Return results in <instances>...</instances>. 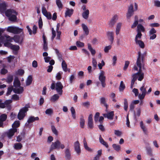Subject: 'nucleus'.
<instances>
[{"mask_svg":"<svg viewBox=\"0 0 160 160\" xmlns=\"http://www.w3.org/2000/svg\"><path fill=\"white\" fill-rule=\"evenodd\" d=\"M7 5L5 2L0 4V11L2 12H4L7 8Z\"/></svg>","mask_w":160,"mask_h":160,"instance_id":"nucleus-30","label":"nucleus"},{"mask_svg":"<svg viewBox=\"0 0 160 160\" xmlns=\"http://www.w3.org/2000/svg\"><path fill=\"white\" fill-rule=\"evenodd\" d=\"M106 79L105 72L103 70H100L98 74V79L103 88H104L106 86Z\"/></svg>","mask_w":160,"mask_h":160,"instance_id":"nucleus-7","label":"nucleus"},{"mask_svg":"<svg viewBox=\"0 0 160 160\" xmlns=\"http://www.w3.org/2000/svg\"><path fill=\"white\" fill-rule=\"evenodd\" d=\"M42 38L43 41V48L44 51H47L48 49L47 43L46 42L45 36L44 35H43Z\"/></svg>","mask_w":160,"mask_h":160,"instance_id":"nucleus-36","label":"nucleus"},{"mask_svg":"<svg viewBox=\"0 0 160 160\" xmlns=\"http://www.w3.org/2000/svg\"><path fill=\"white\" fill-rule=\"evenodd\" d=\"M125 88V86L122 81L120 82V85L119 87V90L120 92H123Z\"/></svg>","mask_w":160,"mask_h":160,"instance_id":"nucleus-42","label":"nucleus"},{"mask_svg":"<svg viewBox=\"0 0 160 160\" xmlns=\"http://www.w3.org/2000/svg\"><path fill=\"white\" fill-rule=\"evenodd\" d=\"M142 37H135V41L136 45L141 48L143 49L145 46L144 42L140 39Z\"/></svg>","mask_w":160,"mask_h":160,"instance_id":"nucleus-9","label":"nucleus"},{"mask_svg":"<svg viewBox=\"0 0 160 160\" xmlns=\"http://www.w3.org/2000/svg\"><path fill=\"white\" fill-rule=\"evenodd\" d=\"M134 18V21L131 26V28L133 29L135 28L138 24V16H135Z\"/></svg>","mask_w":160,"mask_h":160,"instance_id":"nucleus-28","label":"nucleus"},{"mask_svg":"<svg viewBox=\"0 0 160 160\" xmlns=\"http://www.w3.org/2000/svg\"><path fill=\"white\" fill-rule=\"evenodd\" d=\"M7 116L5 114H3L0 116V120L3 122L7 119Z\"/></svg>","mask_w":160,"mask_h":160,"instance_id":"nucleus-54","label":"nucleus"},{"mask_svg":"<svg viewBox=\"0 0 160 160\" xmlns=\"http://www.w3.org/2000/svg\"><path fill=\"white\" fill-rule=\"evenodd\" d=\"M112 146L114 150L117 152H119L121 150V146L118 144H112Z\"/></svg>","mask_w":160,"mask_h":160,"instance_id":"nucleus-31","label":"nucleus"},{"mask_svg":"<svg viewBox=\"0 0 160 160\" xmlns=\"http://www.w3.org/2000/svg\"><path fill=\"white\" fill-rule=\"evenodd\" d=\"M42 12L43 14L48 19H50V13H48L46 8L43 7L42 8Z\"/></svg>","mask_w":160,"mask_h":160,"instance_id":"nucleus-29","label":"nucleus"},{"mask_svg":"<svg viewBox=\"0 0 160 160\" xmlns=\"http://www.w3.org/2000/svg\"><path fill=\"white\" fill-rule=\"evenodd\" d=\"M13 39L16 42L20 44L22 43L23 39L22 37L18 35L15 36L13 37Z\"/></svg>","mask_w":160,"mask_h":160,"instance_id":"nucleus-21","label":"nucleus"},{"mask_svg":"<svg viewBox=\"0 0 160 160\" xmlns=\"http://www.w3.org/2000/svg\"><path fill=\"white\" fill-rule=\"evenodd\" d=\"M60 27V25L59 24H58L57 25V28L56 30L57 32V36L56 37V39H57L59 40L60 38V35L61 34V31H59V28Z\"/></svg>","mask_w":160,"mask_h":160,"instance_id":"nucleus-37","label":"nucleus"},{"mask_svg":"<svg viewBox=\"0 0 160 160\" xmlns=\"http://www.w3.org/2000/svg\"><path fill=\"white\" fill-rule=\"evenodd\" d=\"M74 145L75 150L77 155H79L81 152L80 144L78 141H77L75 142Z\"/></svg>","mask_w":160,"mask_h":160,"instance_id":"nucleus-16","label":"nucleus"},{"mask_svg":"<svg viewBox=\"0 0 160 160\" xmlns=\"http://www.w3.org/2000/svg\"><path fill=\"white\" fill-rule=\"evenodd\" d=\"M100 102L106 107V111L107 112L108 111V105L106 103V99L102 97L100 99Z\"/></svg>","mask_w":160,"mask_h":160,"instance_id":"nucleus-20","label":"nucleus"},{"mask_svg":"<svg viewBox=\"0 0 160 160\" xmlns=\"http://www.w3.org/2000/svg\"><path fill=\"white\" fill-rule=\"evenodd\" d=\"M140 90L142 92V94L140 93L139 95L138 98L140 99H144L147 94L146 88L145 87V84H143L142 86L140 88Z\"/></svg>","mask_w":160,"mask_h":160,"instance_id":"nucleus-10","label":"nucleus"},{"mask_svg":"<svg viewBox=\"0 0 160 160\" xmlns=\"http://www.w3.org/2000/svg\"><path fill=\"white\" fill-rule=\"evenodd\" d=\"M149 26L151 28L154 27H158L160 26V24L158 22H153L150 23Z\"/></svg>","mask_w":160,"mask_h":160,"instance_id":"nucleus-50","label":"nucleus"},{"mask_svg":"<svg viewBox=\"0 0 160 160\" xmlns=\"http://www.w3.org/2000/svg\"><path fill=\"white\" fill-rule=\"evenodd\" d=\"M71 151L69 148H66L64 151L65 157L67 159H70L71 158Z\"/></svg>","mask_w":160,"mask_h":160,"instance_id":"nucleus-27","label":"nucleus"},{"mask_svg":"<svg viewBox=\"0 0 160 160\" xmlns=\"http://www.w3.org/2000/svg\"><path fill=\"white\" fill-rule=\"evenodd\" d=\"M7 31L14 34H18L21 32H23V29L17 27L9 26L7 28Z\"/></svg>","mask_w":160,"mask_h":160,"instance_id":"nucleus-6","label":"nucleus"},{"mask_svg":"<svg viewBox=\"0 0 160 160\" xmlns=\"http://www.w3.org/2000/svg\"><path fill=\"white\" fill-rule=\"evenodd\" d=\"M108 111L107 112H108L107 113L103 114V116L105 118H106L108 119L112 120L113 119V116H114V112L113 111H111L110 112H108Z\"/></svg>","mask_w":160,"mask_h":160,"instance_id":"nucleus-18","label":"nucleus"},{"mask_svg":"<svg viewBox=\"0 0 160 160\" xmlns=\"http://www.w3.org/2000/svg\"><path fill=\"white\" fill-rule=\"evenodd\" d=\"M115 22L112 19L108 22V25L109 27H112L115 23Z\"/></svg>","mask_w":160,"mask_h":160,"instance_id":"nucleus-62","label":"nucleus"},{"mask_svg":"<svg viewBox=\"0 0 160 160\" xmlns=\"http://www.w3.org/2000/svg\"><path fill=\"white\" fill-rule=\"evenodd\" d=\"M88 49L90 52L92 56H94L96 53V51L91 46V45L90 43L88 44Z\"/></svg>","mask_w":160,"mask_h":160,"instance_id":"nucleus-26","label":"nucleus"},{"mask_svg":"<svg viewBox=\"0 0 160 160\" xmlns=\"http://www.w3.org/2000/svg\"><path fill=\"white\" fill-rule=\"evenodd\" d=\"M145 55V54H142L140 52H138L136 65H134L133 68L134 70L138 71V72L132 75V79L131 86L132 88L134 82L136 80L141 81L144 78V73L142 72V70L145 69L144 61Z\"/></svg>","mask_w":160,"mask_h":160,"instance_id":"nucleus-1","label":"nucleus"},{"mask_svg":"<svg viewBox=\"0 0 160 160\" xmlns=\"http://www.w3.org/2000/svg\"><path fill=\"white\" fill-rule=\"evenodd\" d=\"M157 32L156 30L154 28H151L148 32L149 39L150 40L155 39L157 37L156 33Z\"/></svg>","mask_w":160,"mask_h":160,"instance_id":"nucleus-11","label":"nucleus"},{"mask_svg":"<svg viewBox=\"0 0 160 160\" xmlns=\"http://www.w3.org/2000/svg\"><path fill=\"white\" fill-rule=\"evenodd\" d=\"M89 10L83 11L82 14L83 18L85 19H87L89 16Z\"/></svg>","mask_w":160,"mask_h":160,"instance_id":"nucleus-40","label":"nucleus"},{"mask_svg":"<svg viewBox=\"0 0 160 160\" xmlns=\"http://www.w3.org/2000/svg\"><path fill=\"white\" fill-rule=\"evenodd\" d=\"M83 145L84 148L86 150L90 152H92L93 149L88 146L85 140H84L83 141Z\"/></svg>","mask_w":160,"mask_h":160,"instance_id":"nucleus-34","label":"nucleus"},{"mask_svg":"<svg viewBox=\"0 0 160 160\" xmlns=\"http://www.w3.org/2000/svg\"><path fill=\"white\" fill-rule=\"evenodd\" d=\"M13 80V76L11 75H9L8 76L7 80L6 82L8 83H10L12 82Z\"/></svg>","mask_w":160,"mask_h":160,"instance_id":"nucleus-57","label":"nucleus"},{"mask_svg":"<svg viewBox=\"0 0 160 160\" xmlns=\"http://www.w3.org/2000/svg\"><path fill=\"white\" fill-rule=\"evenodd\" d=\"M117 60V57L116 55L113 56L112 57V65L113 66L115 65Z\"/></svg>","mask_w":160,"mask_h":160,"instance_id":"nucleus-48","label":"nucleus"},{"mask_svg":"<svg viewBox=\"0 0 160 160\" xmlns=\"http://www.w3.org/2000/svg\"><path fill=\"white\" fill-rule=\"evenodd\" d=\"M59 98L58 95L57 94H55L52 97L51 100L52 101L54 102L57 100Z\"/></svg>","mask_w":160,"mask_h":160,"instance_id":"nucleus-56","label":"nucleus"},{"mask_svg":"<svg viewBox=\"0 0 160 160\" xmlns=\"http://www.w3.org/2000/svg\"><path fill=\"white\" fill-rule=\"evenodd\" d=\"M85 124V121L83 117H81L80 120V127L83 128Z\"/></svg>","mask_w":160,"mask_h":160,"instance_id":"nucleus-46","label":"nucleus"},{"mask_svg":"<svg viewBox=\"0 0 160 160\" xmlns=\"http://www.w3.org/2000/svg\"><path fill=\"white\" fill-rule=\"evenodd\" d=\"M20 124V122L19 121H15L12 125V128H17L19 126Z\"/></svg>","mask_w":160,"mask_h":160,"instance_id":"nucleus-49","label":"nucleus"},{"mask_svg":"<svg viewBox=\"0 0 160 160\" xmlns=\"http://www.w3.org/2000/svg\"><path fill=\"white\" fill-rule=\"evenodd\" d=\"M92 63L93 67L96 68L97 67V62L95 58H92Z\"/></svg>","mask_w":160,"mask_h":160,"instance_id":"nucleus-61","label":"nucleus"},{"mask_svg":"<svg viewBox=\"0 0 160 160\" xmlns=\"http://www.w3.org/2000/svg\"><path fill=\"white\" fill-rule=\"evenodd\" d=\"M99 141L100 143L102 144L104 146L107 148H108V146L107 143L105 142L103 139L102 138L101 136H100L99 138Z\"/></svg>","mask_w":160,"mask_h":160,"instance_id":"nucleus-41","label":"nucleus"},{"mask_svg":"<svg viewBox=\"0 0 160 160\" xmlns=\"http://www.w3.org/2000/svg\"><path fill=\"white\" fill-rule=\"evenodd\" d=\"M134 11L133 5L132 4H131L128 7V12L127 13L126 16L127 18H129L133 15Z\"/></svg>","mask_w":160,"mask_h":160,"instance_id":"nucleus-14","label":"nucleus"},{"mask_svg":"<svg viewBox=\"0 0 160 160\" xmlns=\"http://www.w3.org/2000/svg\"><path fill=\"white\" fill-rule=\"evenodd\" d=\"M88 126L89 128H92L94 127V124L93 121V115L90 114L88 118Z\"/></svg>","mask_w":160,"mask_h":160,"instance_id":"nucleus-15","label":"nucleus"},{"mask_svg":"<svg viewBox=\"0 0 160 160\" xmlns=\"http://www.w3.org/2000/svg\"><path fill=\"white\" fill-rule=\"evenodd\" d=\"M17 131V128H11L6 132V135L8 137L11 138L14 135V133Z\"/></svg>","mask_w":160,"mask_h":160,"instance_id":"nucleus-13","label":"nucleus"},{"mask_svg":"<svg viewBox=\"0 0 160 160\" xmlns=\"http://www.w3.org/2000/svg\"><path fill=\"white\" fill-rule=\"evenodd\" d=\"M136 31L137 34L135 37H142V32H144L146 31V28L145 27L141 24H139L137 28Z\"/></svg>","mask_w":160,"mask_h":160,"instance_id":"nucleus-8","label":"nucleus"},{"mask_svg":"<svg viewBox=\"0 0 160 160\" xmlns=\"http://www.w3.org/2000/svg\"><path fill=\"white\" fill-rule=\"evenodd\" d=\"M110 97L112 99L113 101L116 102L117 101L115 99V94L113 93H112L110 94Z\"/></svg>","mask_w":160,"mask_h":160,"instance_id":"nucleus-64","label":"nucleus"},{"mask_svg":"<svg viewBox=\"0 0 160 160\" xmlns=\"http://www.w3.org/2000/svg\"><path fill=\"white\" fill-rule=\"evenodd\" d=\"M24 70L22 69L18 70L16 72V74L20 76H22L24 73Z\"/></svg>","mask_w":160,"mask_h":160,"instance_id":"nucleus-59","label":"nucleus"},{"mask_svg":"<svg viewBox=\"0 0 160 160\" xmlns=\"http://www.w3.org/2000/svg\"><path fill=\"white\" fill-rule=\"evenodd\" d=\"M39 119V118L38 117H35L34 116H31L29 118L28 122V123H32L35 121L38 120Z\"/></svg>","mask_w":160,"mask_h":160,"instance_id":"nucleus-35","label":"nucleus"},{"mask_svg":"<svg viewBox=\"0 0 160 160\" xmlns=\"http://www.w3.org/2000/svg\"><path fill=\"white\" fill-rule=\"evenodd\" d=\"M73 10L72 9L67 8L65 13V17H70L73 14Z\"/></svg>","mask_w":160,"mask_h":160,"instance_id":"nucleus-32","label":"nucleus"},{"mask_svg":"<svg viewBox=\"0 0 160 160\" xmlns=\"http://www.w3.org/2000/svg\"><path fill=\"white\" fill-rule=\"evenodd\" d=\"M100 113L99 112H96L94 117V120L95 123H98L99 122L101 123L103 122L104 118L102 116L99 117Z\"/></svg>","mask_w":160,"mask_h":160,"instance_id":"nucleus-12","label":"nucleus"},{"mask_svg":"<svg viewBox=\"0 0 160 160\" xmlns=\"http://www.w3.org/2000/svg\"><path fill=\"white\" fill-rule=\"evenodd\" d=\"M11 49L14 51H17L19 49L20 47L18 45L12 44V46H11Z\"/></svg>","mask_w":160,"mask_h":160,"instance_id":"nucleus-55","label":"nucleus"},{"mask_svg":"<svg viewBox=\"0 0 160 160\" xmlns=\"http://www.w3.org/2000/svg\"><path fill=\"white\" fill-rule=\"evenodd\" d=\"M12 102V100H6L4 103H2L4 105V107L3 108H4L6 107L9 106V104H10Z\"/></svg>","mask_w":160,"mask_h":160,"instance_id":"nucleus-53","label":"nucleus"},{"mask_svg":"<svg viewBox=\"0 0 160 160\" xmlns=\"http://www.w3.org/2000/svg\"><path fill=\"white\" fill-rule=\"evenodd\" d=\"M6 16L8 18L9 20L12 22H15L16 21L17 18L16 16L18 15V12L13 9H8L5 12Z\"/></svg>","mask_w":160,"mask_h":160,"instance_id":"nucleus-2","label":"nucleus"},{"mask_svg":"<svg viewBox=\"0 0 160 160\" xmlns=\"http://www.w3.org/2000/svg\"><path fill=\"white\" fill-rule=\"evenodd\" d=\"M51 88L52 89L55 88L57 92L59 95H62L63 86L60 82H57L55 83H52V84Z\"/></svg>","mask_w":160,"mask_h":160,"instance_id":"nucleus-3","label":"nucleus"},{"mask_svg":"<svg viewBox=\"0 0 160 160\" xmlns=\"http://www.w3.org/2000/svg\"><path fill=\"white\" fill-rule=\"evenodd\" d=\"M139 124L140 127L143 132L145 133H146L147 132V129L146 126L142 121L140 122Z\"/></svg>","mask_w":160,"mask_h":160,"instance_id":"nucleus-22","label":"nucleus"},{"mask_svg":"<svg viewBox=\"0 0 160 160\" xmlns=\"http://www.w3.org/2000/svg\"><path fill=\"white\" fill-rule=\"evenodd\" d=\"M56 4L60 10L62 8L63 5L60 0H56Z\"/></svg>","mask_w":160,"mask_h":160,"instance_id":"nucleus-44","label":"nucleus"},{"mask_svg":"<svg viewBox=\"0 0 160 160\" xmlns=\"http://www.w3.org/2000/svg\"><path fill=\"white\" fill-rule=\"evenodd\" d=\"M76 46L78 48H82L85 46L84 43L79 41H78L76 42Z\"/></svg>","mask_w":160,"mask_h":160,"instance_id":"nucleus-45","label":"nucleus"},{"mask_svg":"<svg viewBox=\"0 0 160 160\" xmlns=\"http://www.w3.org/2000/svg\"><path fill=\"white\" fill-rule=\"evenodd\" d=\"M71 113L73 119H76V112L74 108L72 107L70 109Z\"/></svg>","mask_w":160,"mask_h":160,"instance_id":"nucleus-38","label":"nucleus"},{"mask_svg":"<svg viewBox=\"0 0 160 160\" xmlns=\"http://www.w3.org/2000/svg\"><path fill=\"white\" fill-rule=\"evenodd\" d=\"M62 68L64 72H67V65L65 62V61L64 60H63L62 61Z\"/></svg>","mask_w":160,"mask_h":160,"instance_id":"nucleus-43","label":"nucleus"},{"mask_svg":"<svg viewBox=\"0 0 160 160\" xmlns=\"http://www.w3.org/2000/svg\"><path fill=\"white\" fill-rule=\"evenodd\" d=\"M20 81L18 78H15L13 82V86L14 88L18 87L20 86Z\"/></svg>","mask_w":160,"mask_h":160,"instance_id":"nucleus-33","label":"nucleus"},{"mask_svg":"<svg viewBox=\"0 0 160 160\" xmlns=\"http://www.w3.org/2000/svg\"><path fill=\"white\" fill-rule=\"evenodd\" d=\"M22 146L21 143H16L14 144V148L15 149L17 150H19L22 148Z\"/></svg>","mask_w":160,"mask_h":160,"instance_id":"nucleus-51","label":"nucleus"},{"mask_svg":"<svg viewBox=\"0 0 160 160\" xmlns=\"http://www.w3.org/2000/svg\"><path fill=\"white\" fill-rule=\"evenodd\" d=\"M65 146L64 144L62 143L59 140H57L56 141L52 142L51 145V150L55 149H64Z\"/></svg>","mask_w":160,"mask_h":160,"instance_id":"nucleus-5","label":"nucleus"},{"mask_svg":"<svg viewBox=\"0 0 160 160\" xmlns=\"http://www.w3.org/2000/svg\"><path fill=\"white\" fill-rule=\"evenodd\" d=\"M141 108L140 107L136 108L134 111V115L135 118L139 117L141 115Z\"/></svg>","mask_w":160,"mask_h":160,"instance_id":"nucleus-17","label":"nucleus"},{"mask_svg":"<svg viewBox=\"0 0 160 160\" xmlns=\"http://www.w3.org/2000/svg\"><path fill=\"white\" fill-rule=\"evenodd\" d=\"M122 25V23L121 22H118L117 24L115 30V33L117 35L119 34Z\"/></svg>","mask_w":160,"mask_h":160,"instance_id":"nucleus-23","label":"nucleus"},{"mask_svg":"<svg viewBox=\"0 0 160 160\" xmlns=\"http://www.w3.org/2000/svg\"><path fill=\"white\" fill-rule=\"evenodd\" d=\"M82 27L84 32L85 35L86 36L88 35L89 31L87 26L86 24L83 23L82 24Z\"/></svg>","mask_w":160,"mask_h":160,"instance_id":"nucleus-25","label":"nucleus"},{"mask_svg":"<svg viewBox=\"0 0 160 160\" xmlns=\"http://www.w3.org/2000/svg\"><path fill=\"white\" fill-rule=\"evenodd\" d=\"M107 36L108 40L112 43L114 40V32L112 31H108L107 32Z\"/></svg>","mask_w":160,"mask_h":160,"instance_id":"nucleus-19","label":"nucleus"},{"mask_svg":"<svg viewBox=\"0 0 160 160\" xmlns=\"http://www.w3.org/2000/svg\"><path fill=\"white\" fill-rule=\"evenodd\" d=\"M128 105L127 100L126 99H124V109L127 111L128 110Z\"/></svg>","mask_w":160,"mask_h":160,"instance_id":"nucleus-60","label":"nucleus"},{"mask_svg":"<svg viewBox=\"0 0 160 160\" xmlns=\"http://www.w3.org/2000/svg\"><path fill=\"white\" fill-rule=\"evenodd\" d=\"M30 108L28 104H26L24 107L21 109L18 115V118L19 120H21L23 119L26 115V113L28 110V108Z\"/></svg>","mask_w":160,"mask_h":160,"instance_id":"nucleus-4","label":"nucleus"},{"mask_svg":"<svg viewBox=\"0 0 160 160\" xmlns=\"http://www.w3.org/2000/svg\"><path fill=\"white\" fill-rule=\"evenodd\" d=\"M32 78L31 76H29L27 80L26 84L27 86H28L30 85L32 83Z\"/></svg>","mask_w":160,"mask_h":160,"instance_id":"nucleus-47","label":"nucleus"},{"mask_svg":"<svg viewBox=\"0 0 160 160\" xmlns=\"http://www.w3.org/2000/svg\"><path fill=\"white\" fill-rule=\"evenodd\" d=\"M62 74V71H60L56 74V78L57 80H60L61 78V75Z\"/></svg>","mask_w":160,"mask_h":160,"instance_id":"nucleus-58","label":"nucleus"},{"mask_svg":"<svg viewBox=\"0 0 160 160\" xmlns=\"http://www.w3.org/2000/svg\"><path fill=\"white\" fill-rule=\"evenodd\" d=\"M111 48L112 46L110 45L105 47L104 49V52L106 53L108 52Z\"/></svg>","mask_w":160,"mask_h":160,"instance_id":"nucleus-63","label":"nucleus"},{"mask_svg":"<svg viewBox=\"0 0 160 160\" xmlns=\"http://www.w3.org/2000/svg\"><path fill=\"white\" fill-rule=\"evenodd\" d=\"M51 129L52 133L56 136L58 135V131L54 126H52Z\"/></svg>","mask_w":160,"mask_h":160,"instance_id":"nucleus-39","label":"nucleus"},{"mask_svg":"<svg viewBox=\"0 0 160 160\" xmlns=\"http://www.w3.org/2000/svg\"><path fill=\"white\" fill-rule=\"evenodd\" d=\"M13 91L15 93L21 94L22 93L23 91V88L21 86L18 87H17L14 88Z\"/></svg>","mask_w":160,"mask_h":160,"instance_id":"nucleus-24","label":"nucleus"},{"mask_svg":"<svg viewBox=\"0 0 160 160\" xmlns=\"http://www.w3.org/2000/svg\"><path fill=\"white\" fill-rule=\"evenodd\" d=\"M105 65V63L103 60H102L101 63L99 62L98 64V67L99 69H102L103 67Z\"/></svg>","mask_w":160,"mask_h":160,"instance_id":"nucleus-52","label":"nucleus"}]
</instances>
